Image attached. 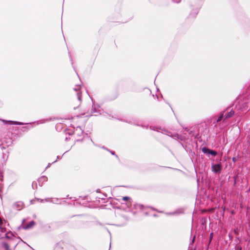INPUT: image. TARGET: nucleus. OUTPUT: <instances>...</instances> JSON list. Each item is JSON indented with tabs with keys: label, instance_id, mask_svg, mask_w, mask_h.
<instances>
[{
	"label": "nucleus",
	"instance_id": "7ed1b4c3",
	"mask_svg": "<svg viewBox=\"0 0 250 250\" xmlns=\"http://www.w3.org/2000/svg\"><path fill=\"white\" fill-rule=\"evenodd\" d=\"M3 123H4L5 124H15L14 122L11 121H6L4 120H1Z\"/></svg>",
	"mask_w": 250,
	"mask_h": 250
},
{
	"label": "nucleus",
	"instance_id": "423d86ee",
	"mask_svg": "<svg viewBox=\"0 0 250 250\" xmlns=\"http://www.w3.org/2000/svg\"><path fill=\"white\" fill-rule=\"evenodd\" d=\"M223 118V114L221 115L217 120V122H220Z\"/></svg>",
	"mask_w": 250,
	"mask_h": 250
},
{
	"label": "nucleus",
	"instance_id": "9b49d317",
	"mask_svg": "<svg viewBox=\"0 0 250 250\" xmlns=\"http://www.w3.org/2000/svg\"><path fill=\"white\" fill-rule=\"evenodd\" d=\"M5 237H6V238H9L8 236L7 235V233H6V234H5Z\"/></svg>",
	"mask_w": 250,
	"mask_h": 250
},
{
	"label": "nucleus",
	"instance_id": "20e7f679",
	"mask_svg": "<svg viewBox=\"0 0 250 250\" xmlns=\"http://www.w3.org/2000/svg\"><path fill=\"white\" fill-rule=\"evenodd\" d=\"M202 150V151L204 153H207V154H209V150H210V149H209L207 148H206V147H203Z\"/></svg>",
	"mask_w": 250,
	"mask_h": 250
},
{
	"label": "nucleus",
	"instance_id": "f03ea898",
	"mask_svg": "<svg viewBox=\"0 0 250 250\" xmlns=\"http://www.w3.org/2000/svg\"><path fill=\"white\" fill-rule=\"evenodd\" d=\"M212 171L215 172H220L221 169V167L220 165H214L212 166Z\"/></svg>",
	"mask_w": 250,
	"mask_h": 250
},
{
	"label": "nucleus",
	"instance_id": "39448f33",
	"mask_svg": "<svg viewBox=\"0 0 250 250\" xmlns=\"http://www.w3.org/2000/svg\"><path fill=\"white\" fill-rule=\"evenodd\" d=\"M209 154H210L212 155H213V156H215L216 155L217 153H216V152H215L213 150H210Z\"/></svg>",
	"mask_w": 250,
	"mask_h": 250
},
{
	"label": "nucleus",
	"instance_id": "6e6552de",
	"mask_svg": "<svg viewBox=\"0 0 250 250\" xmlns=\"http://www.w3.org/2000/svg\"><path fill=\"white\" fill-rule=\"evenodd\" d=\"M128 198L127 197H124L123 198V200H127L128 199Z\"/></svg>",
	"mask_w": 250,
	"mask_h": 250
},
{
	"label": "nucleus",
	"instance_id": "9d476101",
	"mask_svg": "<svg viewBox=\"0 0 250 250\" xmlns=\"http://www.w3.org/2000/svg\"><path fill=\"white\" fill-rule=\"evenodd\" d=\"M31 225V223H29L28 225L27 228H29Z\"/></svg>",
	"mask_w": 250,
	"mask_h": 250
},
{
	"label": "nucleus",
	"instance_id": "0eeeda50",
	"mask_svg": "<svg viewBox=\"0 0 250 250\" xmlns=\"http://www.w3.org/2000/svg\"><path fill=\"white\" fill-rule=\"evenodd\" d=\"M0 231L1 232H4L5 231V229L4 228H2L0 226Z\"/></svg>",
	"mask_w": 250,
	"mask_h": 250
},
{
	"label": "nucleus",
	"instance_id": "1a4fd4ad",
	"mask_svg": "<svg viewBox=\"0 0 250 250\" xmlns=\"http://www.w3.org/2000/svg\"><path fill=\"white\" fill-rule=\"evenodd\" d=\"M2 221L1 218L0 217V226L2 224Z\"/></svg>",
	"mask_w": 250,
	"mask_h": 250
},
{
	"label": "nucleus",
	"instance_id": "f257e3e1",
	"mask_svg": "<svg viewBox=\"0 0 250 250\" xmlns=\"http://www.w3.org/2000/svg\"><path fill=\"white\" fill-rule=\"evenodd\" d=\"M1 250H10V245L5 242H3L1 244L0 246Z\"/></svg>",
	"mask_w": 250,
	"mask_h": 250
},
{
	"label": "nucleus",
	"instance_id": "f8f14e48",
	"mask_svg": "<svg viewBox=\"0 0 250 250\" xmlns=\"http://www.w3.org/2000/svg\"><path fill=\"white\" fill-rule=\"evenodd\" d=\"M212 233H211V234H210L211 237H212Z\"/></svg>",
	"mask_w": 250,
	"mask_h": 250
}]
</instances>
